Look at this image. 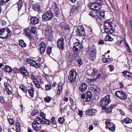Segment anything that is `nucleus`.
<instances>
[{"label":"nucleus","mask_w":132,"mask_h":132,"mask_svg":"<svg viewBox=\"0 0 132 132\" xmlns=\"http://www.w3.org/2000/svg\"><path fill=\"white\" fill-rule=\"evenodd\" d=\"M87 52L89 55V59L90 61H93L96 56V51L95 46L93 45H89Z\"/></svg>","instance_id":"nucleus-1"},{"label":"nucleus","mask_w":132,"mask_h":132,"mask_svg":"<svg viewBox=\"0 0 132 132\" xmlns=\"http://www.w3.org/2000/svg\"><path fill=\"white\" fill-rule=\"evenodd\" d=\"M90 3V7L92 10L98 11L101 9V5L103 4V2L100 0H96L95 1Z\"/></svg>","instance_id":"nucleus-2"},{"label":"nucleus","mask_w":132,"mask_h":132,"mask_svg":"<svg viewBox=\"0 0 132 132\" xmlns=\"http://www.w3.org/2000/svg\"><path fill=\"white\" fill-rule=\"evenodd\" d=\"M110 101V95H108L104 97L101 98L100 103L102 110H105V109L106 108L109 104Z\"/></svg>","instance_id":"nucleus-3"},{"label":"nucleus","mask_w":132,"mask_h":132,"mask_svg":"<svg viewBox=\"0 0 132 132\" xmlns=\"http://www.w3.org/2000/svg\"><path fill=\"white\" fill-rule=\"evenodd\" d=\"M77 73L75 69H72L70 71L68 79L71 84H75L76 80Z\"/></svg>","instance_id":"nucleus-4"},{"label":"nucleus","mask_w":132,"mask_h":132,"mask_svg":"<svg viewBox=\"0 0 132 132\" xmlns=\"http://www.w3.org/2000/svg\"><path fill=\"white\" fill-rule=\"evenodd\" d=\"M11 32L8 28H3L0 30V37L2 39H5L10 36Z\"/></svg>","instance_id":"nucleus-5"},{"label":"nucleus","mask_w":132,"mask_h":132,"mask_svg":"<svg viewBox=\"0 0 132 132\" xmlns=\"http://www.w3.org/2000/svg\"><path fill=\"white\" fill-rule=\"evenodd\" d=\"M83 49L82 44L81 43L76 42L75 43L73 47V51L76 55L79 54Z\"/></svg>","instance_id":"nucleus-6"},{"label":"nucleus","mask_w":132,"mask_h":132,"mask_svg":"<svg viewBox=\"0 0 132 132\" xmlns=\"http://www.w3.org/2000/svg\"><path fill=\"white\" fill-rule=\"evenodd\" d=\"M53 14L51 11H47L42 15V18L43 21H47L51 20L52 19Z\"/></svg>","instance_id":"nucleus-7"},{"label":"nucleus","mask_w":132,"mask_h":132,"mask_svg":"<svg viewBox=\"0 0 132 132\" xmlns=\"http://www.w3.org/2000/svg\"><path fill=\"white\" fill-rule=\"evenodd\" d=\"M103 25L104 31L106 32L109 34L113 33L114 29L110 23L106 22L104 23Z\"/></svg>","instance_id":"nucleus-8"},{"label":"nucleus","mask_w":132,"mask_h":132,"mask_svg":"<svg viewBox=\"0 0 132 132\" xmlns=\"http://www.w3.org/2000/svg\"><path fill=\"white\" fill-rule=\"evenodd\" d=\"M116 95L119 98L125 100L127 98V95L123 91H117L115 93Z\"/></svg>","instance_id":"nucleus-9"},{"label":"nucleus","mask_w":132,"mask_h":132,"mask_svg":"<svg viewBox=\"0 0 132 132\" xmlns=\"http://www.w3.org/2000/svg\"><path fill=\"white\" fill-rule=\"evenodd\" d=\"M105 124L106 127H108L111 131H114L115 130L116 126L113 123L109 121H107L105 122Z\"/></svg>","instance_id":"nucleus-10"},{"label":"nucleus","mask_w":132,"mask_h":132,"mask_svg":"<svg viewBox=\"0 0 132 132\" xmlns=\"http://www.w3.org/2000/svg\"><path fill=\"white\" fill-rule=\"evenodd\" d=\"M19 71L21 72L23 75L27 78L29 77V73L27 69L24 67L23 66L19 68Z\"/></svg>","instance_id":"nucleus-11"},{"label":"nucleus","mask_w":132,"mask_h":132,"mask_svg":"<svg viewBox=\"0 0 132 132\" xmlns=\"http://www.w3.org/2000/svg\"><path fill=\"white\" fill-rule=\"evenodd\" d=\"M76 32L77 34L80 36H84L85 35L84 30L82 26L78 27L76 30Z\"/></svg>","instance_id":"nucleus-12"},{"label":"nucleus","mask_w":132,"mask_h":132,"mask_svg":"<svg viewBox=\"0 0 132 132\" xmlns=\"http://www.w3.org/2000/svg\"><path fill=\"white\" fill-rule=\"evenodd\" d=\"M64 40L63 38H59L57 41V45L62 50L64 48Z\"/></svg>","instance_id":"nucleus-13"},{"label":"nucleus","mask_w":132,"mask_h":132,"mask_svg":"<svg viewBox=\"0 0 132 132\" xmlns=\"http://www.w3.org/2000/svg\"><path fill=\"white\" fill-rule=\"evenodd\" d=\"M91 89L95 94H98L100 91V89L99 87L97 85H94L91 87Z\"/></svg>","instance_id":"nucleus-14"},{"label":"nucleus","mask_w":132,"mask_h":132,"mask_svg":"<svg viewBox=\"0 0 132 132\" xmlns=\"http://www.w3.org/2000/svg\"><path fill=\"white\" fill-rule=\"evenodd\" d=\"M40 47V51L42 54H43L44 53L45 50L46 46L45 43L43 41H42L39 44Z\"/></svg>","instance_id":"nucleus-15"},{"label":"nucleus","mask_w":132,"mask_h":132,"mask_svg":"<svg viewBox=\"0 0 132 132\" xmlns=\"http://www.w3.org/2000/svg\"><path fill=\"white\" fill-rule=\"evenodd\" d=\"M87 86L85 83H82L80 84L79 87V91L83 92L85 91L87 88Z\"/></svg>","instance_id":"nucleus-16"},{"label":"nucleus","mask_w":132,"mask_h":132,"mask_svg":"<svg viewBox=\"0 0 132 132\" xmlns=\"http://www.w3.org/2000/svg\"><path fill=\"white\" fill-rule=\"evenodd\" d=\"M64 83L61 82H59L58 84L57 93L58 95L60 94L62 92V89Z\"/></svg>","instance_id":"nucleus-17"},{"label":"nucleus","mask_w":132,"mask_h":132,"mask_svg":"<svg viewBox=\"0 0 132 132\" xmlns=\"http://www.w3.org/2000/svg\"><path fill=\"white\" fill-rule=\"evenodd\" d=\"M31 23L35 25L39 23V20L36 17H32L30 18Z\"/></svg>","instance_id":"nucleus-18"},{"label":"nucleus","mask_w":132,"mask_h":132,"mask_svg":"<svg viewBox=\"0 0 132 132\" xmlns=\"http://www.w3.org/2000/svg\"><path fill=\"white\" fill-rule=\"evenodd\" d=\"M92 97V94L91 92L89 91L87 92L86 94L85 101L86 102L89 101L91 99Z\"/></svg>","instance_id":"nucleus-19"},{"label":"nucleus","mask_w":132,"mask_h":132,"mask_svg":"<svg viewBox=\"0 0 132 132\" xmlns=\"http://www.w3.org/2000/svg\"><path fill=\"white\" fill-rule=\"evenodd\" d=\"M97 112V111L95 109H92L87 111L86 113L87 114L92 115H94Z\"/></svg>","instance_id":"nucleus-20"},{"label":"nucleus","mask_w":132,"mask_h":132,"mask_svg":"<svg viewBox=\"0 0 132 132\" xmlns=\"http://www.w3.org/2000/svg\"><path fill=\"white\" fill-rule=\"evenodd\" d=\"M26 61L29 64L34 67L35 66V64H36V61L31 59L30 58L27 59Z\"/></svg>","instance_id":"nucleus-21"},{"label":"nucleus","mask_w":132,"mask_h":132,"mask_svg":"<svg viewBox=\"0 0 132 132\" xmlns=\"http://www.w3.org/2000/svg\"><path fill=\"white\" fill-rule=\"evenodd\" d=\"M123 76L125 77H128L132 78V74L127 71H124L122 72Z\"/></svg>","instance_id":"nucleus-22"},{"label":"nucleus","mask_w":132,"mask_h":132,"mask_svg":"<svg viewBox=\"0 0 132 132\" xmlns=\"http://www.w3.org/2000/svg\"><path fill=\"white\" fill-rule=\"evenodd\" d=\"M32 7L34 11H38L40 10V6L38 4L33 5Z\"/></svg>","instance_id":"nucleus-23"},{"label":"nucleus","mask_w":132,"mask_h":132,"mask_svg":"<svg viewBox=\"0 0 132 132\" xmlns=\"http://www.w3.org/2000/svg\"><path fill=\"white\" fill-rule=\"evenodd\" d=\"M35 121L36 123L40 125L41 123L42 124L43 120L42 119L39 117H38L35 119Z\"/></svg>","instance_id":"nucleus-24"},{"label":"nucleus","mask_w":132,"mask_h":132,"mask_svg":"<svg viewBox=\"0 0 132 132\" xmlns=\"http://www.w3.org/2000/svg\"><path fill=\"white\" fill-rule=\"evenodd\" d=\"M114 107V105H111L110 106H108L107 109L106 108L105 112L107 113H110L111 112L112 108Z\"/></svg>","instance_id":"nucleus-25"},{"label":"nucleus","mask_w":132,"mask_h":132,"mask_svg":"<svg viewBox=\"0 0 132 132\" xmlns=\"http://www.w3.org/2000/svg\"><path fill=\"white\" fill-rule=\"evenodd\" d=\"M122 122L126 124H129L131 122L132 120L130 118L127 117L123 119Z\"/></svg>","instance_id":"nucleus-26"},{"label":"nucleus","mask_w":132,"mask_h":132,"mask_svg":"<svg viewBox=\"0 0 132 132\" xmlns=\"http://www.w3.org/2000/svg\"><path fill=\"white\" fill-rule=\"evenodd\" d=\"M105 15L104 13V12H99L98 14L97 15L99 18H100L101 20L103 19L104 18Z\"/></svg>","instance_id":"nucleus-27"},{"label":"nucleus","mask_w":132,"mask_h":132,"mask_svg":"<svg viewBox=\"0 0 132 132\" xmlns=\"http://www.w3.org/2000/svg\"><path fill=\"white\" fill-rule=\"evenodd\" d=\"M5 71L8 72H11L12 70L11 67L8 65H6L5 67Z\"/></svg>","instance_id":"nucleus-28"},{"label":"nucleus","mask_w":132,"mask_h":132,"mask_svg":"<svg viewBox=\"0 0 132 132\" xmlns=\"http://www.w3.org/2000/svg\"><path fill=\"white\" fill-rule=\"evenodd\" d=\"M60 27L62 30H67L69 29V26L66 24L61 25Z\"/></svg>","instance_id":"nucleus-29"},{"label":"nucleus","mask_w":132,"mask_h":132,"mask_svg":"<svg viewBox=\"0 0 132 132\" xmlns=\"http://www.w3.org/2000/svg\"><path fill=\"white\" fill-rule=\"evenodd\" d=\"M28 91L30 96L33 98L34 96V89H28Z\"/></svg>","instance_id":"nucleus-30"},{"label":"nucleus","mask_w":132,"mask_h":132,"mask_svg":"<svg viewBox=\"0 0 132 132\" xmlns=\"http://www.w3.org/2000/svg\"><path fill=\"white\" fill-rule=\"evenodd\" d=\"M19 45L21 47H25L26 46V44L23 40H20L19 42Z\"/></svg>","instance_id":"nucleus-31"},{"label":"nucleus","mask_w":132,"mask_h":132,"mask_svg":"<svg viewBox=\"0 0 132 132\" xmlns=\"http://www.w3.org/2000/svg\"><path fill=\"white\" fill-rule=\"evenodd\" d=\"M43 124H47L48 125H49L50 124V122L49 120L46 119L45 118L43 119Z\"/></svg>","instance_id":"nucleus-32"},{"label":"nucleus","mask_w":132,"mask_h":132,"mask_svg":"<svg viewBox=\"0 0 132 132\" xmlns=\"http://www.w3.org/2000/svg\"><path fill=\"white\" fill-rule=\"evenodd\" d=\"M53 4L54 6V9L55 11H56V13L57 14H58L59 13L58 11L59 10V8L57 6V5L56 3L54 2H53Z\"/></svg>","instance_id":"nucleus-33"},{"label":"nucleus","mask_w":132,"mask_h":132,"mask_svg":"<svg viewBox=\"0 0 132 132\" xmlns=\"http://www.w3.org/2000/svg\"><path fill=\"white\" fill-rule=\"evenodd\" d=\"M96 79H87L86 80L87 83H90L92 82H94L96 81Z\"/></svg>","instance_id":"nucleus-34"},{"label":"nucleus","mask_w":132,"mask_h":132,"mask_svg":"<svg viewBox=\"0 0 132 132\" xmlns=\"http://www.w3.org/2000/svg\"><path fill=\"white\" fill-rule=\"evenodd\" d=\"M16 131L17 132H19L20 131V123L19 122H17L16 124Z\"/></svg>","instance_id":"nucleus-35"},{"label":"nucleus","mask_w":132,"mask_h":132,"mask_svg":"<svg viewBox=\"0 0 132 132\" xmlns=\"http://www.w3.org/2000/svg\"><path fill=\"white\" fill-rule=\"evenodd\" d=\"M113 60L111 58H106L104 57L103 59V61L104 63H106L109 61H112Z\"/></svg>","instance_id":"nucleus-36"},{"label":"nucleus","mask_w":132,"mask_h":132,"mask_svg":"<svg viewBox=\"0 0 132 132\" xmlns=\"http://www.w3.org/2000/svg\"><path fill=\"white\" fill-rule=\"evenodd\" d=\"M51 100V97L48 96H47L46 97L44 98V101L45 102L47 103H49Z\"/></svg>","instance_id":"nucleus-37"},{"label":"nucleus","mask_w":132,"mask_h":132,"mask_svg":"<svg viewBox=\"0 0 132 132\" xmlns=\"http://www.w3.org/2000/svg\"><path fill=\"white\" fill-rule=\"evenodd\" d=\"M105 40L106 41H112L113 40V39L108 35L106 36Z\"/></svg>","instance_id":"nucleus-38"},{"label":"nucleus","mask_w":132,"mask_h":132,"mask_svg":"<svg viewBox=\"0 0 132 132\" xmlns=\"http://www.w3.org/2000/svg\"><path fill=\"white\" fill-rule=\"evenodd\" d=\"M17 5L18 6V11L19 12L22 6V1H19L17 3Z\"/></svg>","instance_id":"nucleus-39"},{"label":"nucleus","mask_w":132,"mask_h":132,"mask_svg":"<svg viewBox=\"0 0 132 132\" xmlns=\"http://www.w3.org/2000/svg\"><path fill=\"white\" fill-rule=\"evenodd\" d=\"M32 126L34 129L35 130L37 131H38L39 129L35 122H32Z\"/></svg>","instance_id":"nucleus-40"},{"label":"nucleus","mask_w":132,"mask_h":132,"mask_svg":"<svg viewBox=\"0 0 132 132\" xmlns=\"http://www.w3.org/2000/svg\"><path fill=\"white\" fill-rule=\"evenodd\" d=\"M92 72L91 73V75L92 76L94 77L95 74L97 72L98 70L95 69H93L92 70Z\"/></svg>","instance_id":"nucleus-41"},{"label":"nucleus","mask_w":132,"mask_h":132,"mask_svg":"<svg viewBox=\"0 0 132 132\" xmlns=\"http://www.w3.org/2000/svg\"><path fill=\"white\" fill-rule=\"evenodd\" d=\"M25 34L30 39H31L32 37L31 35V32L30 31H26V30H25Z\"/></svg>","instance_id":"nucleus-42"},{"label":"nucleus","mask_w":132,"mask_h":132,"mask_svg":"<svg viewBox=\"0 0 132 132\" xmlns=\"http://www.w3.org/2000/svg\"><path fill=\"white\" fill-rule=\"evenodd\" d=\"M10 0H1L0 2V5H5Z\"/></svg>","instance_id":"nucleus-43"},{"label":"nucleus","mask_w":132,"mask_h":132,"mask_svg":"<svg viewBox=\"0 0 132 132\" xmlns=\"http://www.w3.org/2000/svg\"><path fill=\"white\" fill-rule=\"evenodd\" d=\"M20 88L24 92L26 93L27 92L26 87L23 85H22L20 87Z\"/></svg>","instance_id":"nucleus-44"},{"label":"nucleus","mask_w":132,"mask_h":132,"mask_svg":"<svg viewBox=\"0 0 132 132\" xmlns=\"http://www.w3.org/2000/svg\"><path fill=\"white\" fill-rule=\"evenodd\" d=\"M45 90L47 91L50 90L52 88V86L50 84H47L45 86Z\"/></svg>","instance_id":"nucleus-45"},{"label":"nucleus","mask_w":132,"mask_h":132,"mask_svg":"<svg viewBox=\"0 0 132 132\" xmlns=\"http://www.w3.org/2000/svg\"><path fill=\"white\" fill-rule=\"evenodd\" d=\"M107 68L110 69V71H113L114 69V66L112 65H108L107 67Z\"/></svg>","instance_id":"nucleus-46"},{"label":"nucleus","mask_w":132,"mask_h":132,"mask_svg":"<svg viewBox=\"0 0 132 132\" xmlns=\"http://www.w3.org/2000/svg\"><path fill=\"white\" fill-rule=\"evenodd\" d=\"M45 33L47 35H49L50 34V31L49 30V28H48V27L46 28V29L45 30Z\"/></svg>","instance_id":"nucleus-47"},{"label":"nucleus","mask_w":132,"mask_h":132,"mask_svg":"<svg viewBox=\"0 0 132 132\" xmlns=\"http://www.w3.org/2000/svg\"><path fill=\"white\" fill-rule=\"evenodd\" d=\"M36 30V28L34 26H32L31 28V32L35 34Z\"/></svg>","instance_id":"nucleus-48"},{"label":"nucleus","mask_w":132,"mask_h":132,"mask_svg":"<svg viewBox=\"0 0 132 132\" xmlns=\"http://www.w3.org/2000/svg\"><path fill=\"white\" fill-rule=\"evenodd\" d=\"M77 62L78 63V66H80L82 64V60L80 59H78L77 60Z\"/></svg>","instance_id":"nucleus-49"},{"label":"nucleus","mask_w":132,"mask_h":132,"mask_svg":"<svg viewBox=\"0 0 132 132\" xmlns=\"http://www.w3.org/2000/svg\"><path fill=\"white\" fill-rule=\"evenodd\" d=\"M42 64V62H41V63H37L36 62V64H35V66H34L36 68H41V64Z\"/></svg>","instance_id":"nucleus-50"},{"label":"nucleus","mask_w":132,"mask_h":132,"mask_svg":"<svg viewBox=\"0 0 132 132\" xmlns=\"http://www.w3.org/2000/svg\"><path fill=\"white\" fill-rule=\"evenodd\" d=\"M38 112L37 111L34 110L31 113V115L32 116H35L37 115L38 114Z\"/></svg>","instance_id":"nucleus-51"},{"label":"nucleus","mask_w":132,"mask_h":132,"mask_svg":"<svg viewBox=\"0 0 132 132\" xmlns=\"http://www.w3.org/2000/svg\"><path fill=\"white\" fill-rule=\"evenodd\" d=\"M52 47H49L47 48V52L48 54H49L51 52Z\"/></svg>","instance_id":"nucleus-52"},{"label":"nucleus","mask_w":132,"mask_h":132,"mask_svg":"<svg viewBox=\"0 0 132 132\" xmlns=\"http://www.w3.org/2000/svg\"><path fill=\"white\" fill-rule=\"evenodd\" d=\"M64 120L63 118L60 117L58 119V121L59 123H63Z\"/></svg>","instance_id":"nucleus-53"},{"label":"nucleus","mask_w":132,"mask_h":132,"mask_svg":"<svg viewBox=\"0 0 132 132\" xmlns=\"http://www.w3.org/2000/svg\"><path fill=\"white\" fill-rule=\"evenodd\" d=\"M8 120L11 125H12L14 124V122L12 119L11 118H9L8 119Z\"/></svg>","instance_id":"nucleus-54"},{"label":"nucleus","mask_w":132,"mask_h":132,"mask_svg":"<svg viewBox=\"0 0 132 132\" xmlns=\"http://www.w3.org/2000/svg\"><path fill=\"white\" fill-rule=\"evenodd\" d=\"M5 100L3 97L2 96H0V102L2 104L4 103Z\"/></svg>","instance_id":"nucleus-55"},{"label":"nucleus","mask_w":132,"mask_h":132,"mask_svg":"<svg viewBox=\"0 0 132 132\" xmlns=\"http://www.w3.org/2000/svg\"><path fill=\"white\" fill-rule=\"evenodd\" d=\"M89 16L93 18L95 17V15L94 14L93 12L92 11L90 12L89 13Z\"/></svg>","instance_id":"nucleus-56"},{"label":"nucleus","mask_w":132,"mask_h":132,"mask_svg":"<svg viewBox=\"0 0 132 132\" xmlns=\"http://www.w3.org/2000/svg\"><path fill=\"white\" fill-rule=\"evenodd\" d=\"M31 78L35 82V81H37V79L36 78L35 76L34 75L31 74Z\"/></svg>","instance_id":"nucleus-57"},{"label":"nucleus","mask_w":132,"mask_h":132,"mask_svg":"<svg viewBox=\"0 0 132 132\" xmlns=\"http://www.w3.org/2000/svg\"><path fill=\"white\" fill-rule=\"evenodd\" d=\"M40 116H41L42 118L43 119L45 118H46V114H44L43 112H41L40 113Z\"/></svg>","instance_id":"nucleus-58"},{"label":"nucleus","mask_w":132,"mask_h":132,"mask_svg":"<svg viewBox=\"0 0 132 132\" xmlns=\"http://www.w3.org/2000/svg\"><path fill=\"white\" fill-rule=\"evenodd\" d=\"M35 86L38 88H39L41 87L39 84L38 82L35 83Z\"/></svg>","instance_id":"nucleus-59"},{"label":"nucleus","mask_w":132,"mask_h":132,"mask_svg":"<svg viewBox=\"0 0 132 132\" xmlns=\"http://www.w3.org/2000/svg\"><path fill=\"white\" fill-rule=\"evenodd\" d=\"M51 121L52 123H53L54 125L56 124V122L54 118L52 117L51 119Z\"/></svg>","instance_id":"nucleus-60"},{"label":"nucleus","mask_w":132,"mask_h":132,"mask_svg":"<svg viewBox=\"0 0 132 132\" xmlns=\"http://www.w3.org/2000/svg\"><path fill=\"white\" fill-rule=\"evenodd\" d=\"M69 101L71 103V105L73 106L74 105V102L72 99L71 98H69Z\"/></svg>","instance_id":"nucleus-61"},{"label":"nucleus","mask_w":132,"mask_h":132,"mask_svg":"<svg viewBox=\"0 0 132 132\" xmlns=\"http://www.w3.org/2000/svg\"><path fill=\"white\" fill-rule=\"evenodd\" d=\"M67 106H65V107H63V108H61L60 112L62 114L64 112Z\"/></svg>","instance_id":"nucleus-62"},{"label":"nucleus","mask_w":132,"mask_h":132,"mask_svg":"<svg viewBox=\"0 0 132 132\" xmlns=\"http://www.w3.org/2000/svg\"><path fill=\"white\" fill-rule=\"evenodd\" d=\"M4 85L5 89L6 91L9 89V88L7 86V83H4Z\"/></svg>","instance_id":"nucleus-63"},{"label":"nucleus","mask_w":132,"mask_h":132,"mask_svg":"<svg viewBox=\"0 0 132 132\" xmlns=\"http://www.w3.org/2000/svg\"><path fill=\"white\" fill-rule=\"evenodd\" d=\"M7 93L9 95H11L12 94V92L9 90V89L7 90Z\"/></svg>","instance_id":"nucleus-64"}]
</instances>
